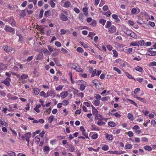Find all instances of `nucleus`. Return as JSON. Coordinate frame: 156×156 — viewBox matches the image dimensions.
I'll return each instance as SVG.
<instances>
[{"mask_svg":"<svg viewBox=\"0 0 156 156\" xmlns=\"http://www.w3.org/2000/svg\"><path fill=\"white\" fill-rule=\"evenodd\" d=\"M105 27L106 28H108V30L110 34H112L115 32L116 30V28L114 25H112V23L110 21H108L106 22V24Z\"/></svg>","mask_w":156,"mask_h":156,"instance_id":"1","label":"nucleus"},{"mask_svg":"<svg viewBox=\"0 0 156 156\" xmlns=\"http://www.w3.org/2000/svg\"><path fill=\"white\" fill-rule=\"evenodd\" d=\"M76 83L78 85H80V89L81 91H83L85 89L86 82L82 80H79L76 82Z\"/></svg>","mask_w":156,"mask_h":156,"instance_id":"2","label":"nucleus"},{"mask_svg":"<svg viewBox=\"0 0 156 156\" xmlns=\"http://www.w3.org/2000/svg\"><path fill=\"white\" fill-rule=\"evenodd\" d=\"M4 29L6 32H9L12 33L13 34H15V29L9 26L5 25V26Z\"/></svg>","mask_w":156,"mask_h":156,"instance_id":"3","label":"nucleus"},{"mask_svg":"<svg viewBox=\"0 0 156 156\" xmlns=\"http://www.w3.org/2000/svg\"><path fill=\"white\" fill-rule=\"evenodd\" d=\"M6 21L11 25L12 27H15L16 26V23L15 20L12 17L8 18L6 19Z\"/></svg>","mask_w":156,"mask_h":156,"instance_id":"4","label":"nucleus"},{"mask_svg":"<svg viewBox=\"0 0 156 156\" xmlns=\"http://www.w3.org/2000/svg\"><path fill=\"white\" fill-rule=\"evenodd\" d=\"M72 68L78 72H83V70L77 64H73Z\"/></svg>","mask_w":156,"mask_h":156,"instance_id":"5","label":"nucleus"},{"mask_svg":"<svg viewBox=\"0 0 156 156\" xmlns=\"http://www.w3.org/2000/svg\"><path fill=\"white\" fill-rule=\"evenodd\" d=\"M80 130L82 133V134L86 138L89 139L88 133L86 132V130L84 129L83 126H81L80 127Z\"/></svg>","mask_w":156,"mask_h":156,"instance_id":"6","label":"nucleus"},{"mask_svg":"<svg viewBox=\"0 0 156 156\" xmlns=\"http://www.w3.org/2000/svg\"><path fill=\"white\" fill-rule=\"evenodd\" d=\"M55 91L52 90L50 91H48L47 93V98L49 96H50L52 98H54L55 97Z\"/></svg>","mask_w":156,"mask_h":156,"instance_id":"7","label":"nucleus"},{"mask_svg":"<svg viewBox=\"0 0 156 156\" xmlns=\"http://www.w3.org/2000/svg\"><path fill=\"white\" fill-rule=\"evenodd\" d=\"M31 133L30 132L25 134L24 136H23L21 138L23 140H26V141H28L31 136Z\"/></svg>","mask_w":156,"mask_h":156,"instance_id":"8","label":"nucleus"},{"mask_svg":"<svg viewBox=\"0 0 156 156\" xmlns=\"http://www.w3.org/2000/svg\"><path fill=\"white\" fill-rule=\"evenodd\" d=\"M7 97L9 100H15L18 98V97L16 96H13L12 94L10 93L7 94Z\"/></svg>","mask_w":156,"mask_h":156,"instance_id":"9","label":"nucleus"},{"mask_svg":"<svg viewBox=\"0 0 156 156\" xmlns=\"http://www.w3.org/2000/svg\"><path fill=\"white\" fill-rule=\"evenodd\" d=\"M116 46L118 49L120 51H124L123 48L125 46V45L119 43H118L116 44Z\"/></svg>","mask_w":156,"mask_h":156,"instance_id":"10","label":"nucleus"},{"mask_svg":"<svg viewBox=\"0 0 156 156\" xmlns=\"http://www.w3.org/2000/svg\"><path fill=\"white\" fill-rule=\"evenodd\" d=\"M60 17L61 20L62 21H67L68 20L67 17L63 13L60 15Z\"/></svg>","mask_w":156,"mask_h":156,"instance_id":"11","label":"nucleus"},{"mask_svg":"<svg viewBox=\"0 0 156 156\" xmlns=\"http://www.w3.org/2000/svg\"><path fill=\"white\" fill-rule=\"evenodd\" d=\"M4 51L7 53H9L12 51V48L10 47L4 46L3 47Z\"/></svg>","mask_w":156,"mask_h":156,"instance_id":"12","label":"nucleus"},{"mask_svg":"<svg viewBox=\"0 0 156 156\" xmlns=\"http://www.w3.org/2000/svg\"><path fill=\"white\" fill-rule=\"evenodd\" d=\"M89 72L90 73H91V76L92 77H94L97 72V70L96 69H95L93 70L92 67L90 68L89 69Z\"/></svg>","mask_w":156,"mask_h":156,"instance_id":"13","label":"nucleus"},{"mask_svg":"<svg viewBox=\"0 0 156 156\" xmlns=\"http://www.w3.org/2000/svg\"><path fill=\"white\" fill-rule=\"evenodd\" d=\"M55 2H56V0H50L49 4L52 8H54L55 7Z\"/></svg>","mask_w":156,"mask_h":156,"instance_id":"14","label":"nucleus"},{"mask_svg":"<svg viewBox=\"0 0 156 156\" xmlns=\"http://www.w3.org/2000/svg\"><path fill=\"white\" fill-rule=\"evenodd\" d=\"M7 67V64H4L2 63H0V71L3 70L4 69H6Z\"/></svg>","mask_w":156,"mask_h":156,"instance_id":"15","label":"nucleus"},{"mask_svg":"<svg viewBox=\"0 0 156 156\" xmlns=\"http://www.w3.org/2000/svg\"><path fill=\"white\" fill-rule=\"evenodd\" d=\"M60 95L61 98H65L68 95V91H63L60 93Z\"/></svg>","mask_w":156,"mask_h":156,"instance_id":"16","label":"nucleus"},{"mask_svg":"<svg viewBox=\"0 0 156 156\" xmlns=\"http://www.w3.org/2000/svg\"><path fill=\"white\" fill-rule=\"evenodd\" d=\"M33 93L35 95H37L39 93L40 90L37 88H34L33 89Z\"/></svg>","mask_w":156,"mask_h":156,"instance_id":"17","label":"nucleus"},{"mask_svg":"<svg viewBox=\"0 0 156 156\" xmlns=\"http://www.w3.org/2000/svg\"><path fill=\"white\" fill-rule=\"evenodd\" d=\"M10 79V78L9 77H7L5 80L2 82V83H4L6 86H9L10 85V83L7 80H9Z\"/></svg>","mask_w":156,"mask_h":156,"instance_id":"18","label":"nucleus"},{"mask_svg":"<svg viewBox=\"0 0 156 156\" xmlns=\"http://www.w3.org/2000/svg\"><path fill=\"white\" fill-rule=\"evenodd\" d=\"M43 150L45 153L48 154V152L50 151V148L48 146H44L43 148Z\"/></svg>","mask_w":156,"mask_h":156,"instance_id":"19","label":"nucleus"},{"mask_svg":"<svg viewBox=\"0 0 156 156\" xmlns=\"http://www.w3.org/2000/svg\"><path fill=\"white\" fill-rule=\"evenodd\" d=\"M2 118H0V125L6 127L7 126H8V124L4 120H2Z\"/></svg>","mask_w":156,"mask_h":156,"instance_id":"20","label":"nucleus"},{"mask_svg":"<svg viewBox=\"0 0 156 156\" xmlns=\"http://www.w3.org/2000/svg\"><path fill=\"white\" fill-rule=\"evenodd\" d=\"M147 55L151 56H155L156 55V51L147 52Z\"/></svg>","mask_w":156,"mask_h":156,"instance_id":"21","label":"nucleus"},{"mask_svg":"<svg viewBox=\"0 0 156 156\" xmlns=\"http://www.w3.org/2000/svg\"><path fill=\"white\" fill-rule=\"evenodd\" d=\"M105 137L107 139L111 140H112V136L111 134H109L108 133L105 134Z\"/></svg>","mask_w":156,"mask_h":156,"instance_id":"22","label":"nucleus"},{"mask_svg":"<svg viewBox=\"0 0 156 156\" xmlns=\"http://www.w3.org/2000/svg\"><path fill=\"white\" fill-rule=\"evenodd\" d=\"M112 17L113 19L115 20V21L116 22H118L120 21V20L118 18V16L116 14H113Z\"/></svg>","mask_w":156,"mask_h":156,"instance_id":"23","label":"nucleus"},{"mask_svg":"<svg viewBox=\"0 0 156 156\" xmlns=\"http://www.w3.org/2000/svg\"><path fill=\"white\" fill-rule=\"evenodd\" d=\"M92 129L94 130L98 131L100 130V128L95 125H91Z\"/></svg>","mask_w":156,"mask_h":156,"instance_id":"24","label":"nucleus"},{"mask_svg":"<svg viewBox=\"0 0 156 156\" xmlns=\"http://www.w3.org/2000/svg\"><path fill=\"white\" fill-rule=\"evenodd\" d=\"M132 31L128 29H126L124 30V32L127 35L130 36Z\"/></svg>","mask_w":156,"mask_h":156,"instance_id":"25","label":"nucleus"},{"mask_svg":"<svg viewBox=\"0 0 156 156\" xmlns=\"http://www.w3.org/2000/svg\"><path fill=\"white\" fill-rule=\"evenodd\" d=\"M135 69L136 70L140 72H142L143 71V69L139 66H137L135 68Z\"/></svg>","mask_w":156,"mask_h":156,"instance_id":"26","label":"nucleus"},{"mask_svg":"<svg viewBox=\"0 0 156 156\" xmlns=\"http://www.w3.org/2000/svg\"><path fill=\"white\" fill-rule=\"evenodd\" d=\"M144 148L146 151H151L152 150V148L148 145L145 146L144 147Z\"/></svg>","mask_w":156,"mask_h":156,"instance_id":"27","label":"nucleus"},{"mask_svg":"<svg viewBox=\"0 0 156 156\" xmlns=\"http://www.w3.org/2000/svg\"><path fill=\"white\" fill-rule=\"evenodd\" d=\"M28 77V76L27 75L25 74H23L19 78V80H22L23 79H26Z\"/></svg>","mask_w":156,"mask_h":156,"instance_id":"28","label":"nucleus"},{"mask_svg":"<svg viewBox=\"0 0 156 156\" xmlns=\"http://www.w3.org/2000/svg\"><path fill=\"white\" fill-rule=\"evenodd\" d=\"M103 119H99V121L97 122V124L99 126H102L104 125L105 123L101 121Z\"/></svg>","mask_w":156,"mask_h":156,"instance_id":"29","label":"nucleus"},{"mask_svg":"<svg viewBox=\"0 0 156 156\" xmlns=\"http://www.w3.org/2000/svg\"><path fill=\"white\" fill-rule=\"evenodd\" d=\"M138 46H143L144 44V41L143 40H141L140 41H137Z\"/></svg>","mask_w":156,"mask_h":156,"instance_id":"30","label":"nucleus"},{"mask_svg":"<svg viewBox=\"0 0 156 156\" xmlns=\"http://www.w3.org/2000/svg\"><path fill=\"white\" fill-rule=\"evenodd\" d=\"M54 118V116L51 115L48 118V122L50 123L52 122Z\"/></svg>","mask_w":156,"mask_h":156,"instance_id":"31","label":"nucleus"},{"mask_svg":"<svg viewBox=\"0 0 156 156\" xmlns=\"http://www.w3.org/2000/svg\"><path fill=\"white\" fill-rule=\"evenodd\" d=\"M112 51L113 54V57L115 58L117 57L118 56V53L117 51L116 50L114 49L112 50Z\"/></svg>","mask_w":156,"mask_h":156,"instance_id":"32","label":"nucleus"},{"mask_svg":"<svg viewBox=\"0 0 156 156\" xmlns=\"http://www.w3.org/2000/svg\"><path fill=\"white\" fill-rule=\"evenodd\" d=\"M108 125L111 127H114L115 126V124L114 122L111 121L108 123Z\"/></svg>","mask_w":156,"mask_h":156,"instance_id":"33","label":"nucleus"},{"mask_svg":"<svg viewBox=\"0 0 156 156\" xmlns=\"http://www.w3.org/2000/svg\"><path fill=\"white\" fill-rule=\"evenodd\" d=\"M128 118L131 121L133 120V116L131 113H128L127 115Z\"/></svg>","mask_w":156,"mask_h":156,"instance_id":"34","label":"nucleus"},{"mask_svg":"<svg viewBox=\"0 0 156 156\" xmlns=\"http://www.w3.org/2000/svg\"><path fill=\"white\" fill-rule=\"evenodd\" d=\"M71 5V3L69 1H66L64 4V6L66 8L69 7Z\"/></svg>","mask_w":156,"mask_h":156,"instance_id":"35","label":"nucleus"},{"mask_svg":"<svg viewBox=\"0 0 156 156\" xmlns=\"http://www.w3.org/2000/svg\"><path fill=\"white\" fill-rule=\"evenodd\" d=\"M80 44L85 48H87L88 46L87 43H85L83 42H80Z\"/></svg>","mask_w":156,"mask_h":156,"instance_id":"36","label":"nucleus"},{"mask_svg":"<svg viewBox=\"0 0 156 156\" xmlns=\"http://www.w3.org/2000/svg\"><path fill=\"white\" fill-rule=\"evenodd\" d=\"M106 20L104 19H101L99 21V22L100 23L102 24L103 26H104L106 23Z\"/></svg>","mask_w":156,"mask_h":156,"instance_id":"37","label":"nucleus"},{"mask_svg":"<svg viewBox=\"0 0 156 156\" xmlns=\"http://www.w3.org/2000/svg\"><path fill=\"white\" fill-rule=\"evenodd\" d=\"M79 18L80 20L81 21H83L84 18V16L82 13H80L79 16Z\"/></svg>","mask_w":156,"mask_h":156,"instance_id":"38","label":"nucleus"},{"mask_svg":"<svg viewBox=\"0 0 156 156\" xmlns=\"http://www.w3.org/2000/svg\"><path fill=\"white\" fill-rule=\"evenodd\" d=\"M134 97L136 98L137 99L139 100V101H142L143 102H145V100L144 98H141L140 97H135V96H133Z\"/></svg>","mask_w":156,"mask_h":156,"instance_id":"39","label":"nucleus"},{"mask_svg":"<svg viewBox=\"0 0 156 156\" xmlns=\"http://www.w3.org/2000/svg\"><path fill=\"white\" fill-rule=\"evenodd\" d=\"M40 95L41 96H43L44 98H47V94H46L43 91H42L40 92Z\"/></svg>","mask_w":156,"mask_h":156,"instance_id":"40","label":"nucleus"},{"mask_svg":"<svg viewBox=\"0 0 156 156\" xmlns=\"http://www.w3.org/2000/svg\"><path fill=\"white\" fill-rule=\"evenodd\" d=\"M113 69L114 71L117 72L119 74H121V70L118 68L114 67Z\"/></svg>","mask_w":156,"mask_h":156,"instance_id":"41","label":"nucleus"},{"mask_svg":"<svg viewBox=\"0 0 156 156\" xmlns=\"http://www.w3.org/2000/svg\"><path fill=\"white\" fill-rule=\"evenodd\" d=\"M102 149L104 151H107L109 149V147L107 145H104L102 146Z\"/></svg>","mask_w":156,"mask_h":156,"instance_id":"42","label":"nucleus"},{"mask_svg":"<svg viewBox=\"0 0 156 156\" xmlns=\"http://www.w3.org/2000/svg\"><path fill=\"white\" fill-rule=\"evenodd\" d=\"M69 147L70 149L69 151L71 152H73L75 150V148L73 146L72 144H70L69 145Z\"/></svg>","mask_w":156,"mask_h":156,"instance_id":"43","label":"nucleus"},{"mask_svg":"<svg viewBox=\"0 0 156 156\" xmlns=\"http://www.w3.org/2000/svg\"><path fill=\"white\" fill-rule=\"evenodd\" d=\"M125 74L126 76L130 79H134V78L132 76L127 72L125 73Z\"/></svg>","mask_w":156,"mask_h":156,"instance_id":"44","label":"nucleus"},{"mask_svg":"<svg viewBox=\"0 0 156 156\" xmlns=\"http://www.w3.org/2000/svg\"><path fill=\"white\" fill-rule=\"evenodd\" d=\"M7 59V61H9L10 64H12L14 61V59L11 57H9Z\"/></svg>","mask_w":156,"mask_h":156,"instance_id":"45","label":"nucleus"},{"mask_svg":"<svg viewBox=\"0 0 156 156\" xmlns=\"http://www.w3.org/2000/svg\"><path fill=\"white\" fill-rule=\"evenodd\" d=\"M130 36L134 38H136L137 37V36L134 33V32L132 31V32L131 34L130 35Z\"/></svg>","mask_w":156,"mask_h":156,"instance_id":"46","label":"nucleus"},{"mask_svg":"<svg viewBox=\"0 0 156 156\" xmlns=\"http://www.w3.org/2000/svg\"><path fill=\"white\" fill-rule=\"evenodd\" d=\"M8 154L10 156H16V154L14 152L12 151H9L7 152Z\"/></svg>","mask_w":156,"mask_h":156,"instance_id":"47","label":"nucleus"},{"mask_svg":"<svg viewBox=\"0 0 156 156\" xmlns=\"http://www.w3.org/2000/svg\"><path fill=\"white\" fill-rule=\"evenodd\" d=\"M63 87L62 85H59L55 88V90L57 91H60L62 90Z\"/></svg>","mask_w":156,"mask_h":156,"instance_id":"48","label":"nucleus"},{"mask_svg":"<svg viewBox=\"0 0 156 156\" xmlns=\"http://www.w3.org/2000/svg\"><path fill=\"white\" fill-rule=\"evenodd\" d=\"M94 105L96 106H98L100 104V101L98 100H95L94 101Z\"/></svg>","mask_w":156,"mask_h":156,"instance_id":"49","label":"nucleus"},{"mask_svg":"<svg viewBox=\"0 0 156 156\" xmlns=\"http://www.w3.org/2000/svg\"><path fill=\"white\" fill-rule=\"evenodd\" d=\"M76 51L79 52L81 53L83 51V50L81 48L78 47L76 49Z\"/></svg>","mask_w":156,"mask_h":156,"instance_id":"50","label":"nucleus"},{"mask_svg":"<svg viewBox=\"0 0 156 156\" xmlns=\"http://www.w3.org/2000/svg\"><path fill=\"white\" fill-rule=\"evenodd\" d=\"M132 145L130 144H127L125 145V148L126 149H129L132 147Z\"/></svg>","mask_w":156,"mask_h":156,"instance_id":"51","label":"nucleus"},{"mask_svg":"<svg viewBox=\"0 0 156 156\" xmlns=\"http://www.w3.org/2000/svg\"><path fill=\"white\" fill-rule=\"evenodd\" d=\"M62 103L64 106L67 105L69 103L68 100H64L62 101Z\"/></svg>","mask_w":156,"mask_h":156,"instance_id":"52","label":"nucleus"},{"mask_svg":"<svg viewBox=\"0 0 156 156\" xmlns=\"http://www.w3.org/2000/svg\"><path fill=\"white\" fill-rule=\"evenodd\" d=\"M83 11L84 12V14L87 15L88 14L87 9V8L85 7L83 9Z\"/></svg>","mask_w":156,"mask_h":156,"instance_id":"53","label":"nucleus"},{"mask_svg":"<svg viewBox=\"0 0 156 156\" xmlns=\"http://www.w3.org/2000/svg\"><path fill=\"white\" fill-rule=\"evenodd\" d=\"M150 66H156V62L155 61H153L150 63L149 64Z\"/></svg>","mask_w":156,"mask_h":156,"instance_id":"54","label":"nucleus"},{"mask_svg":"<svg viewBox=\"0 0 156 156\" xmlns=\"http://www.w3.org/2000/svg\"><path fill=\"white\" fill-rule=\"evenodd\" d=\"M43 56V54L42 53H39L37 57L36 58V59L38 60H40V59H41L42 58Z\"/></svg>","mask_w":156,"mask_h":156,"instance_id":"55","label":"nucleus"},{"mask_svg":"<svg viewBox=\"0 0 156 156\" xmlns=\"http://www.w3.org/2000/svg\"><path fill=\"white\" fill-rule=\"evenodd\" d=\"M92 112L93 114L95 116L98 114V111L96 109L92 110Z\"/></svg>","mask_w":156,"mask_h":156,"instance_id":"56","label":"nucleus"},{"mask_svg":"<svg viewBox=\"0 0 156 156\" xmlns=\"http://www.w3.org/2000/svg\"><path fill=\"white\" fill-rule=\"evenodd\" d=\"M95 98L96 99V100H99L101 99V96L99 94H96L95 97Z\"/></svg>","mask_w":156,"mask_h":156,"instance_id":"57","label":"nucleus"},{"mask_svg":"<svg viewBox=\"0 0 156 156\" xmlns=\"http://www.w3.org/2000/svg\"><path fill=\"white\" fill-rule=\"evenodd\" d=\"M133 51V48H128L127 50V51H126V53L128 55V54H130L131 52H132Z\"/></svg>","mask_w":156,"mask_h":156,"instance_id":"58","label":"nucleus"},{"mask_svg":"<svg viewBox=\"0 0 156 156\" xmlns=\"http://www.w3.org/2000/svg\"><path fill=\"white\" fill-rule=\"evenodd\" d=\"M111 12L110 11H108V12L103 14L106 16H107L108 17L111 14Z\"/></svg>","mask_w":156,"mask_h":156,"instance_id":"59","label":"nucleus"},{"mask_svg":"<svg viewBox=\"0 0 156 156\" xmlns=\"http://www.w3.org/2000/svg\"><path fill=\"white\" fill-rule=\"evenodd\" d=\"M44 15L46 17H48L50 16V11L48 10L45 11Z\"/></svg>","mask_w":156,"mask_h":156,"instance_id":"60","label":"nucleus"},{"mask_svg":"<svg viewBox=\"0 0 156 156\" xmlns=\"http://www.w3.org/2000/svg\"><path fill=\"white\" fill-rule=\"evenodd\" d=\"M92 83L94 84L96 87L98 84V81L97 80H93L92 81Z\"/></svg>","mask_w":156,"mask_h":156,"instance_id":"61","label":"nucleus"},{"mask_svg":"<svg viewBox=\"0 0 156 156\" xmlns=\"http://www.w3.org/2000/svg\"><path fill=\"white\" fill-rule=\"evenodd\" d=\"M55 44L58 47H60L62 45L61 43L58 41H56L55 43Z\"/></svg>","mask_w":156,"mask_h":156,"instance_id":"62","label":"nucleus"},{"mask_svg":"<svg viewBox=\"0 0 156 156\" xmlns=\"http://www.w3.org/2000/svg\"><path fill=\"white\" fill-rule=\"evenodd\" d=\"M48 49L51 52H52L54 51V48H53L52 46L50 45H48Z\"/></svg>","mask_w":156,"mask_h":156,"instance_id":"63","label":"nucleus"},{"mask_svg":"<svg viewBox=\"0 0 156 156\" xmlns=\"http://www.w3.org/2000/svg\"><path fill=\"white\" fill-rule=\"evenodd\" d=\"M128 136L130 137H132L133 136V133L132 131H129L127 133Z\"/></svg>","mask_w":156,"mask_h":156,"instance_id":"64","label":"nucleus"}]
</instances>
